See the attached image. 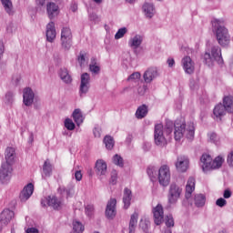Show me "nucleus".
<instances>
[{
	"instance_id": "47",
	"label": "nucleus",
	"mask_w": 233,
	"mask_h": 233,
	"mask_svg": "<svg viewBox=\"0 0 233 233\" xmlns=\"http://www.w3.org/2000/svg\"><path fill=\"white\" fill-rule=\"evenodd\" d=\"M86 216L87 218H94V205L88 204L85 207Z\"/></svg>"
},
{
	"instance_id": "1",
	"label": "nucleus",
	"mask_w": 233,
	"mask_h": 233,
	"mask_svg": "<svg viewBox=\"0 0 233 233\" xmlns=\"http://www.w3.org/2000/svg\"><path fill=\"white\" fill-rule=\"evenodd\" d=\"M211 25L212 32L215 34L218 45L227 48L230 45V34H228V29L225 27V20L214 18Z\"/></svg>"
},
{
	"instance_id": "15",
	"label": "nucleus",
	"mask_w": 233,
	"mask_h": 233,
	"mask_svg": "<svg viewBox=\"0 0 233 233\" xmlns=\"http://www.w3.org/2000/svg\"><path fill=\"white\" fill-rule=\"evenodd\" d=\"M35 93L31 87H25L23 89V104L25 106H32L34 105V99Z\"/></svg>"
},
{
	"instance_id": "26",
	"label": "nucleus",
	"mask_w": 233,
	"mask_h": 233,
	"mask_svg": "<svg viewBox=\"0 0 233 233\" xmlns=\"http://www.w3.org/2000/svg\"><path fill=\"white\" fill-rule=\"evenodd\" d=\"M46 12L49 19H54L59 15V5L54 2H50L46 5Z\"/></svg>"
},
{
	"instance_id": "64",
	"label": "nucleus",
	"mask_w": 233,
	"mask_h": 233,
	"mask_svg": "<svg viewBox=\"0 0 233 233\" xmlns=\"http://www.w3.org/2000/svg\"><path fill=\"white\" fill-rule=\"evenodd\" d=\"M26 233H39V230L35 228H29L26 229Z\"/></svg>"
},
{
	"instance_id": "56",
	"label": "nucleus",
	"mask_w": 233,
	"mask_h": 233,
	"mask_svg": "<svg viewBox=\"0 0 233 233\" xmlns=\"http://www.w3.org/2000/svg\"><path fill=\"white\" fill-rule=\"evenodd\" d=\"M216 205H217V207H220V208H223V207H227V201L225 198H220L217 199Z\"/></svg>"
},
{
	"instance_id": "24",
	"label": "nucleus",
	"mask_w": 233,
	"mask_h": 233,
	"mask_svg": "<svg viewBox=\"0 0 233 233\" xmlns=\"http://www.w3.org/2000/svg\"><path fill=\"white\" fill-rule=\"evenodd\" d=\"M142 10L147 19H152L156 15V5H154V3L146 2L142 6Z\"/></svg>"
},
{
	"instance_id": "12",
	"label": "nucleus",
	"mask_w": 233,
	"mask_h": 233,
	"mask_svg": "<svg viewBox=\"0 0 233 233\" xmlns=\"http://www.w3.org/2000/svg\"><path fill=\"white\" fill-rule=\"evenodd\" d=\"M145 36L141 34H133L128 39L127 45L131 50H137L141 48Z\"/></svg>"
},
{
	"instance_id": "13",
	"label": "nucleus",
	"mask_w": 233,
	"mask_h": 233,
	"mask_svg": "<svg viewBox=\"0 0 233 233\" xmlns=\"http://www.w3.org/2000/svg\"><path fill=\"white\" fill-rule=\"evenodd\" d=\"M155 224L161 225L165 221V211L161 204H157L152 209Z\"/></svg>"
},
{
	"instance_id": "14",
	"label": "nucleus",
	"mask_w": 233,
	"mask_h": 233,
	"mask_svg": "<svg viewBox=\"0 0 233 233\" xmlns=\"http://www.w3.org/2000/svg\"><path fill=\"white\" fill-rule=\"evenodd\" d=\"M181 65L185 74H188L189 76L194 74L196 70V63L190 56H184L181 60Z\"/></svg>"
},
{
	"instance_id": "63",
	"label": "nucleus",
	"mask_w": 233,
	"mask_h": 233,
	"mask_svg": "<svg viewBox=\"0 0 233 233\" xmlns=\"http://www.w3.org/2000/svg\"><path fill=\"white\" fill-rule=\"evenodd\" d=\"M4 54H5V43L0 42V59L3 58Z\"/></svg>"
},
{
	"instance_id": "57",
	"label": "nucleus",
	"mask_w": 233,
	"mask_h": 233,
	"mask_svg": "<svg viewBox=\"0 0 233 233\" xmlns=\"http://www.w3.org/2000/svg\"><path fill=\"white\" fill-rule=\"evenodd\" d=\"M101 133H102V130L100 127L96 126L94 127L93 134L95 137H101Z\"/></svg>"
},
{
	"instance_id": "43",
	"label": "nucleus",
	"mask_w": 233,
	"mask_h": 233,
	"mask_svg": "<svg viewBox=\"0 0 233 233\" xmlns=\"http://www.w3.org/2000/svg\"><path fill=\"white\" fill-rule=\"evenodd\" d=\"M147 175L149 176L151 181H154V179H156V177H157V168H156V167H149L147 169Z\"/></svg>"
},
{
	"instance_id": "44",
	"label": "nucleus",
	"mask_w": 233,
	"mask_h": 233,
	"mask_svg": "<svg viewBox=\"0 0 233 233\" xmlns=\"http://www.w3.org/2000/svg\"><path fill=\"white\" fill-rule=\"evenodd\" d=\"M64 126L66 130L72 131L76 129V124L74 123V120H72V118H66L64 121Z\"/></svg>"
},
{
	"instance_id": "29",
	"label": "nucleus",
	"mask_w": 233,
	"mask_h": 233,
	"mask_svg": "<svg viewBox=\"0 0 233 233\" xmlns=\"http://www.w3.org/2000/svg\"><path fill=\"white\" fill-rule=\"evenodd\" d=\"M132 201V191L126 187L123 195L124 208H129Z\"/></svg>"
},
{
	"instance_id": "46",
	"label": "nucleus",
	"mask_w": 233,
	"mask_h": 233,
	"mask_svg": "<svg viewBox=\"0 0 233 233\" xmlns=\"http://www.w3.org/2000/svg\"><path fill=\"white\" fill-rule=\"evenodd\" d=\"M139 79H141V74L139 72H135L128 76L127 81H129V83H138Z\"/></svg>"
},
{
	"instance_id": "9",
	"label": "nucleus",
	"mask_w": 233,
	"mask_h": 233,
	"mask_svg": "<svg viewBox=\"0 0 233 233\" xmlns=\"http://www.w3.org/2000/svg\"><path fill=\"white\" fill-rule=\"evenodd\" d=\"M90 90V75L88 73H84L81 75V82L79 87L80 97H85Z\"/></svg>"
},
{
	"instance_id": "41",
	"label": "nucleus",
	"mask_w": 233,
	"mask_h": 233,
	"mask_svg": "<svg viewBox=\"0 0 233 233\" xmlns=\"http://www.w3.org/2000/svg\"><path fill=\"white\" fill-rule=\"evenodd\" d=\"M73 230L76 233H84L85 232V225L79 222V220L73 221Z\"/></svg>"
},
{
	"instance_id": "51",
	"label": "nucleus",
	"mask_w": 233,
	"mask_h": 233,
	"mask_svg": "<svg viewBox=\"0 0 233 233\" xmlns=\"http://www.w3.org/2000/svg\"><path fill=\"white\" fill-rule=\"evenodd\" d=\"M113 163L117 165V167H123V157L119 155H115L113 157Z\"/></svg>"
},
{
	"instance_id": "35",
	"label": "nucleus",
	"mask_w": 233,
	"mask_h": 233,
	"mask_svg": "<svg viewBox=\"0 0 233 233\" xmlns=\"http://www.w3.org/2000/svg\"><path fill=\"white\" fill-rule=\"evenodd\" d=\"M139 215L137 213H133L129 221V233H136V227H137V219Z\"/></svg>"
},
{
	"instance_id": "31",
	"label": "nucleus",
	"mask_w": 233,
	"mask_h": 233,
	"mask_svg": "<svg viewBox=\"0 0 233 233\" xmlns=\"http://www.w3.org/2000/svg\"><path fill=\"white\" fill-rule=\"evenodd\" d=\"M223 163H225V157H223V155L216 157L214 160H211V170H218V168H221V167H223Z\"/></svg>"
},
{
	"instance_id": "40",
	"label": "nucleus",
	"mask_w": 233,
	"mask_h": 233,
	"mask_svg": "<svg viewBox=\"0 0 233 233\" xmlns=\"http://www.w3.org/2000/svg\"><path fill=\"white\" fill-rule=\"evenodd\" d=\"M208 137L209 143H213V145H216L217 147H219V145H221V138L215 132L208 133Z\"/></svg>"
},
{
	"instance_id": "37",
	"label": "nucleus",
	"mask_w": 233,
	"mask_h": 233,
	"mask_svg": "<svg viewBox=\"0 0 233 233\" xmlns=\"http://www.w3.org/2000/svg\"><path fill=\"white\" fill-rule=\"evenodd\" d=\"M148 114V107L146 105L140 106L136 112V117L137 119H143Z\"/></svg>"
},
{
	"instance_id": "59",
	"label": "nucleus",
	"mask_w": 233,
	"mask_h": 233,
	"mask_svg": "<svg viewBox=\"0 0 233 233\" xmlns=\"http://www.w3.org/2000/svg\"><path fill=\"white\" fill-rule=\"evenodd\" d=\"M167 64L169 68H174L176 66V60H174V58L172 57H169L167 60Z\"/></svg>"
},
{
	"instance_id": "4",
	"label": "nucleus",
	"mask_w": 233,
	"mask_h": 233,
	"mask_svg": "<svg viewBox=\"0 0 233 233\" xmlns=\"http://www.w3.org/2000/svg\"><path fill=\"white\" fill-rule=\"evenodd\" d=\"M204 63L208 66H212L215 63L223 65V56L221 55V47L218 45H208L206 48L204 56Z\"/></svg>"
},
{
	"instance_id": "25",
	"label": "nucleus",
	"mask_w": 233,
	"mask_h": 233,
	"mask_svg": "<svg viewBox=\"0 0 233 233\" xmlns=\"http://www.w3.org/2000/svg\"><path fill=\"white\" fill-rule=\"evenodd\" d=\"M159 76V73L157 72V68L156 67H150L147 71H145L143 77L145 83H152L154 79H156Z\"/></svg>"
},
{
	"instance_id": "30",
	"label": "nucleus",
	"mask_w": 233,
	"mask_h": 233,
	"mask_svg": "<svg viewBox=\"0 0 233 233\" xmlns=\"http://www.w3.org/2000/svg\"><path fill=\"white\" fill-rule=\"evenodd\" d=\"M72 117L75 123L77 125V127H81V125H83V121H85V116H83V112H81V109L79 108H76L73 111Z\"/></svg>"
},
{
	"instance_id": "42",
	"label": "nucleus",
	"mask_w": 233,
	"mask_h": 233,
	"mask_svg": "<svg viewBox=\"0 0 233 233\" xmlns=\"http://www.w3.org/2000/svg\"><path fill=\"white\" fill-rule=\"evenodd\" d=\"M104 144L106 145V148H107V150H112L115 145L114 137L111 136H106L104 137Z\"/></svg>"
},
{
	"instance_id": "49",
	"label": "nucleus",
	"mask_w": 233,
	"mask_h": 233,
	"mask_svg": "<svg viewBox=\"0 0 233 233\" xmlns=\"http://www.w3.org/2000/svg\"><path fill=\"white\" fill-rule=\"evenodd\" d=\"M150 227V221L147 219H141L139 223V228L143 230V232H147L148 230V228Z\"/></svg>"
},
{
	"instance_id": "34",
	"label": "nucleus",
	"mask_w": 233,
	"mask_h": 233,
	"mask_svg": "<svg viewBox=\"0 0 233 233\" xmlns=\"http://www.w3.org/2000/svg\"><path fill=\"white\" fill-rule=\"evenodd\" d=\"M3 5V8L8 15H13L14 14V4H12V0H0Z\"/></svg>"
},
{
	"instance_id": "53",
	"label": "nucleus",
	"mask_w": 233,
	"mask_h": 233,
	"mask_svg": "<svg viewBox=\"0 0 233 233\" xmlns=\"http://www.w3.org/2000/svg\"><path fill=\"white\" fill-rule=\"evenodd\" d=\"M109 183H110L111 185H116V184L117 183V171L113 170V171L111 172V178H110V180H109Z\"/></svg>"
},
{
	"instance_id": "23",
	"label": "nucleus",
	"mask_w": 233,
	"mask_h": 233,
	"mask_svg": "<svg viewBox=\"0 0 233 233\" xmlns=\"http://www.w3.org/2000/svg\"><path fill=\"white\" fill-rule=\"evenodd\" d=\"M194 190H196V178L191 177L187 179L186 184L185 198L187 201H189V199L192 198Z\"/></svg>"
},
{
	"instance_id": "7",
	"label": "nucleus",
	"mask_w": 233,
	"mask_h": 233,
	"mask_svg": "<svg viewBox=\"0 0 233 233\" xmlns=\"http://www.w3.org/2000/svg\"><path fill=\"white\" fill-rule=\"evenodd\" d=\"M158 183L162 187L170 185V167L162 165L158 169Z\"/></svg>"
},
{
	"instance_id": "11",
	"label": "nucleus",
	"mask_w": 233,
	"mask_h": 233,
	"mask_svg": "<svg viewBox=\"0 0 233 233\" xmlns=\"http://www.w3.org/2000/svg\"><path fill=\"white\" fill-rule=\"evenodd\" d=\"M175 167L177 172L185 173L190 167V160L187 156H179L175 162Z\"/></svg>"
},
{
	"instance_id": "16",
	"label": "nucleus",
	"mask_w": 233,
	"mask_h": 233,
	"mask_svg": "<svg viewBox=\"0 0 233 233\" xmlns=\"http://www.w3.org/2000/svg\"><path fill=\"white\" fill-rule=\"evenodd\" d=\"M46 37L48 43H54L56 41V37H57L56 23L51 21L46 25Z\"/></svg>"
},
{
	"instance_id": "38",
	"label": "nucleus",
	"mask_w": 233,
	"mask_h": 233,
	"mask_svg": "<svg viewBox=\"0 0 233 233\" xmlns=\"http://www.w3.org/2000/svg\"><path fill=\"white\" fill-rule=\"evenodd\" d=\"M194 201H195L196 207H198V208H201V207H205L207 198L203 194H197L195 195Z\"/></svg>"
},
{
	"instance_id": "2",
	"label": "nucleus",
	"mask_w": 233,
	"mask_h": 233,
	"mask_svg": "<svg viewBox=\"0 0 233 233\" xmlns=\"http://www.w3.org/2000/svg\"><path fill=\"white\" fill-rule=\"evenodd\" d=\"M196 134V126L194 122H189L187 124L183 120H176L174 138L175 141H181V139H194Z\"/></svg>"
},
{
	"instance_id": "52",
	"label": "nucleus",
	"mask_w": 233,
	"mask_h": 233,
	"mask_svg": "<svg viewBox=\"0 0 233 233\" xmlns=\"http://www.w3.org/2000/svg\"><path fill=\"white\" fill-rule=\"evenodd\" d=\"M147 90H148V86L147 85L139 86L137 87V94L138 96H145Z\"/></svg>"
},
{
	"instance_id": "22",
	"label": "nucleus",
	"mask_w": 233,
	"mask_h": 233,
	"mask_svg": "<svg viewBox=\"0 0 233 233\" xmlns=\"http://www.w3.org/2000/svg\"><path fill=\"white\" fill-rule=\"evenodd\" d=\"M200 167L203 172H208L212 170V157L208 154H204L200 157Z\"/></svg>"
},
{
	"instance_id": "45",
	"label": "nucleus",
	"mask_w": 233,
	"mask_h": 233,
	"mask_svg": "<svg viewBox=\"0 0 233 233\" xmlns=\"http://www.w3.org/2000/svg\"><path fill=\"white\" fill-rule=\"evenodd\" d=\"M128 32V29L127 27H121L117 30V32L115 35V39H123L125 37V35Z\"/></svg>"
},
{
	"instance_id": "8",
	"label": "nucleus",
	"mask_w": 233,
	"mask_h": 233,
	"mask_svg": "<svg viewBox=\"0 0 233 233\" xmlns=\"http://www.w3.org/2000/svg\"><path fill=\"white\" fill-rule=\"evenodd\" d=\"M12 166H8L7 164H2L0 169V183L2 185H8L10 183V179H12Z\"/></svg>"
},
{
	"instance_id": "32",
	"label": "nucleus",
	"mask_w": 233,
	"mask_h": 233,
	"mask_svg": "<svg viewBox=\"0 0 233 233\" xmlns=\"http://www.w3.org/2000/svg\"><path fill=\"white\" fill-rule=\"evenodd\" d=\"M53 168L50 160H46L43 166L42 177H50V176H52Z\"/></svg>"
},
{
	"instance_id": "58",
	"label": "nucleus",
	"mask_w": 233,
	"mask_h": 233,
	"mask_svg": "<svg viewBox=\"0 0 233 233\" xmlns=\"http://www.w3.org/2000/svg\"><path fill=\"white\" fill-rule=\"evenodd\" d=\"M21 75H15L12 78V82L15 84V85H19L21 83Z\"/></svg>"
},
{
	"instance_id": "62",
	"label": "nucleus",
	"mask_w": 233,
	"mask_h": 233,
	"mask_svg": "<svg viewBox=\"0 0 233 233\" xmlns=\"http://www.w3.org/2000/svg\"><path fill=\"white\" fill-rule=\"evenodd\" d=\"M89 19L90 21H93V23H97V21H99V16L96 14H92L89 15Z\"/></svg>"
},
{
	"instance_id": "6",
	"label": "nucleus",
	"mask_w": 233,
	"mask_h": 233,
	"mask_svg": "<svg viewBox=\"0 0 233 233\" xmlns=\"http://www.w3.org/2000/svg\"><path fill=\"white\" fill-rule=\"evenodd\" d=\"M72 30L69 27H63L61 30V46L63 50H69L72 48Z\"/></svg>"
},
{
	"instance_id": "27",
	"label": "nucleus",
	"mask_w": 233,
	"mask_h": 233,
	"mask_svg": "<svg viewBox=\"0 0 233 233\" xmlns=\"http://www.w3.org/2000/svg\"><path fill=\"white\" fill-rule=\"evenodd\" d=\"M227 109L223 104H218L213 109V118L217 121H221L223 116H225Z\"/></svg>"
},
{
	"instance_id": "28",
	"label": "nucleus",
	"mask_w": 233,
	"mask_h": 233,
	"mask_svg": "<svg viewBox=\"0 0 233 233\" xmlns=\"http://www.w3.org/2000/svg\"><path fill=\"white\" fill-rule=\"evenodd\" d=\"M89 71L94 75L97 76L101 72V64L97 61V58H91V62L89 64Z\"/></svg>"
},
{
	"instance_id": "21",
	"label": "nucleus",
	"mask_w": 233,
	"mask_h": 233,
	"mask_svg": "<svg viewBox=\"0 0 233 233\" xmlns=\"http://www.w3.org/2000/svg\"><path fill=\"white\" fill-rule=\"evenodd\" d=\"M117 204V200L116 198H110V200L107 202L106 208V217L108 219H114L116 218V205Z\"/></svg>"
},
{
	"instance_id": "18",
	"label": "nucleus",
	"mask_w": 233,
	"mask_h": 233,
	"mask_svg": "<svg viewBox=\"0 0 233 233\" xmlns=\"http://www.w3.org/2000/svg\"><path fill=\"white\" fill-rule=\"evenodd\" d=\"M32 194H34V184L29 183L20 192V195H19L20 201H22V203L28 201V199L32 198Z\"/></svg>"
},
{
	"instance_id": "3",
	"label": "nucleus",
	"mask_w": 233,
	"mask_h": 233,
	"mask_svg": "<svg viewBox=\"0 0 233 233\" xmlns=\"http://www.w3.org/2000/svg\"><path fill=\"white\" fill-rule=\"evenodd\" d=\"M173 128L174 123H172V121H167L166 127H163V124L155 125V144L157 145V147H165V145H167V142L172 139Z\"/></svg>"
},
{
	"instance_id": "5",
	"label": "nucleus",
	"mask_w": 233,
	"mask_h": 233,
	"mask_svg": "<svg viewBox=\"0 0 233 233\" xmlns=\"http://www.w3.org/2000/svg\"><path fill=\"white\" fill-rule=\"evenodd\" d=\"M181 196H183V187L176 182L171 183L167 192L168 205H177Z\"/></svg>"
},
{
	"instance_id": "54",
	"label": "nucleus",
	"mask_w": 233,
	"mask_h": 233,
	"mask_svg": "<svg viewBox=\"0 0 233 233\" xmlns=\"http://www.w3.org/2000/svg\"><path fill=\"white\" fill-rule=\"evenodd\" d=\"M227 163L230 168H233V150L228 154Z\"/></svg>"
},
{
	"instance_id": "19",
	"label": "nucleus",
	"mask_w": 233,
	"mask_h": 233,
	"mask_svg": "<svg viewBox=\"0 0 233 233\" xmlns=\"http://www.w3.org/2000/svg\"><path fill=\"white\" fill-rule=\"evenodd\" d=\"M14 211L10 210L9 208L4 209L0 213V225L6 227V225H8V223H10L12 219H14Z\"/></svg>"
},
{
	"instance_id": "17",
	"label": "nucleus",
	"mask_w": 233,
	"mask_h": 233,
	"mask_svg": "<svg viewBox=\"0 0 233 233\" xmlns=\"http://www.w3.org/2000/svg\"><path fill=\"white\" fill-rule=\"evenodd\" d=\"M5 162L3 163V165H8L9 167H12V165L15 163V159H17V153H15V148L12 147H6L5 151Z\"/></svg>"
},
{
	"instance_id": "55",
	"label": "nucleus",
	"mask_w": 233,
	"mask_h": 233,
	"mask_svg": "<svg viewBox=\"0 0 233 233\" xmlns=\"http://www.w3.org/2000/svg\"><path fill=\"white\" fill-rule=\"evenodd\" d=\"M5 103H7L8 105H10V103H12V102L14 101V93H12V92H7V93L5 94Z\"/></svg>"
},
{
	"instance_id": "50",
	"label": "nucleus",
	"mask_w": 233,
	"mask_h": 233,
	"mask_svg": "<svg viewBox=\"0 0 233 233\" xmlns=\"http://www.w3.org/2000/svg\"><path fill=\"white\" fill-rule=\"evenodd\" d=\"M165 223L167 228H172V227H174V217H172V215H167Z\"/></svg>"
},
{
	"instance_id": "39",
	"label": "nucleus",
	"mask_w": 233,
	"mask_h": 233,
	"mask_svg": "<svg viewBox=\"0 0 233 233\" xmlns=\"http://www.w3.org/2000/svg\"><path fill=\"white\" fill-rule=\"evenodd\" d=\"M223 106L226 108L227 112L232 114L233 112V97L232 96H226L223 100Z\"/></svg>"
},
{
	"instance_id": "61",
	"label": "nucleus",
	"mask_w": 233,
	"mask_h": 233,
	"mask_svg": "<svg viewBox=\"0 0 233 233\" xmlns=\"http://www.w3.org/2000/svg\"><path fill=\"white\" fill-rule=\"evenodd\" d=\"M75 178L76 179V181H81L83 179V174L81 173V171H76Z\"/></svg>"
},
{
	"instance_id": "33",
	"label": "nucleus",
	"mask_w": 233,
	"mask_h": 233,
	"mask_svg": "<svg viewBox=\"0 0 233 233\" xmlns=\"http://www.w3.org/2000/svg\"><path fill=\"white\" fill-rule=\"evenodd\" d=\"M59 77L64 83H66L67 85L72 83V76L66 68H61L59 70Z\"/></svg>"
},
{
	"instance_id": "10",
	"label": "nucleus",
	"mask_w": 233,
	"mask_h": 233,
	"mask_svg": "<svg viewBox=\"0 0 233 233\" xmlns=\"http://www.w3.org/2000/svg\"><path fill=\"white\" fill-rule=\"evenodd\" d=\"M42 207H52L56 210H59V208L63 206V201L56 197H44L41 199Z\"/></svg>"
},
{
	"instance_id": "36",
	"label": "nucleus",
	"mask_w": 233,
	"mask_h": 233,
	"mask_svg": "<svg viewBox=\"0 0 233 233\" xmlns=\"http://www.w3.org/2000/svg\"><path fill=\"white\" fill-rule=\"evenodd\" d=\"M77 63L81 68H85L88 65V54L85 52H80L77 57Z\"/></svg>"
},
{
	"instance_id": "20",
	"label": "nucleus",
	"mask_w": 233,
	"mask_h": 233,
	"mask_svg": "<svg viewBox=\"0 0 233 233\" xmlns=\"http://www.w3.org/2000/svg\"><path fill=\"white\" fill-rule=\"evenodd\" d=\"M95 171L96 173V176H99V177L106 176L108 172V166L106 165V162L103 159L96 160Z\"/></svg>"
},
{
	"instance_id": "48",
	"label": "nucleus",
	"mask_w": 233,
	"mask_h": 233,
	"mask_svg": "<svg viewBox=\"0 0 233 233\" xmlns=\"http://www.w3.org/2000/svg\"><path fill=\"white\" fill-rule=\"evenodd\" d=\"M58 192L61 196H66V198H70L72 196V189H68L65 187H58Z\"/></svg>"
},
{
	"instance_id": "60",
	"label": "nucleus",
	"mask_w": 233,
	"mask_h": 233,
	"mask_svg": "<svg viewBox=\"0 0 233 233\" xmlns=\"http://www.w3.org/2000/svg\"><path fill=\"white\" fill-rule=\"evenodd\" d=\"M223 198L224 199H230V198H232V191H230V189L224 190Z\"/></svg>"
}]
</instances>
